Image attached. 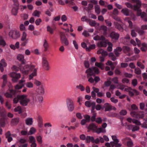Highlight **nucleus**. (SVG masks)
Returning <instances> with one entry per match:
<instances>
[{
	"mask_svg": "<svg viewBox=\"0 0 147 147\" xmlns=\"http://www.w3.org/2000/svg\"><path fill=\"white\" fill-rule=\"evenodd\" d=\"M34 67V65H26L24 67L20 65L19 66L21 71L24 74H28L30 71H32Z\"/></svg>",
	"mask_w": 147,
	"mask_h": 147,
	"instance_id": "obj_1",
	"label": "nucleus"
},
{
	"mask_svg": "<svg viewBox=\"0 0 147 147\" xmlns=\"http://www.w3.org/2000/svg\"><path fill=\"white\" fill-rule=\"evenodd\" d=\"M28 96L25 94L20 95V104L24 106L27 105L28 103L30 102V99L28 98Z\"/></svg>",
	"mask_w": 147,
	"mask_h": 147,
	"instance_id": "obj_2",
	"label": "nucleus"
},
{
	"mask_svg": "<svg viewBox=\"0 0 147 147\" xmlns=\"http://www.w3.org/2000/svg\"><path fill=\"white\" fill-rule=\"evenodd\" d=\"M87 74V78L89 77L90 76H92L94 74H98L99 73V69L96 67H93L87 69L86 71Z\"/></svg>",
	"mask_w": 147,
	"mask_h": 147,
	"instance_id": "obj_3",
	"label": "nucleus"
},
{
	"mask_svg": "<svg viewBox=\"0 0 147 147\" xmlns=\"http://www.w3.org/2000/svg\"><path fill=\"white\" fill-rule=\"evenodd\" d=\"M9 35L11 38L16 39L20 37V34L19 31L17 30H13L10 31Z\"/></svg>",
	"mask_w": 147,
	"mask_h": 147,
	"instance_id": "obj_4",
	"label": "nucleus"
},
{
	"mask_svg": "<svg viewBox=\"0 0 147 147\" xmlns=\"http://www.w3.org/2000/svg\"><path fill=\"white\" fill-rule=\"evenodd\" d=\"M135 7L134 10L137 11L138 16H140L143 19L144 21H147V17L146 13L144 12H142L139 7H138L136 6Z\"/></svg>",
	"mask_w": 147,
	"mask_h": 147,
	"instance_id": "obj_5",
	"label": "nucleus"
},
{
	"mask_svg": "<svg viewBox=\"0 0 147 147\" xmlns=\"http://www.w3.org/2000/svg\"><path fill=\"white\" fill-rule=\"evenodd\" d=\"M9 76L12 78V80L14 82H17L18 80L21 78V76L20 73H17L15 72L10 73Z\"/></svg>",
	"mask_w": 147,
	"mask_h": 147,
	"instance_id": "obj_6",
	"label": "nucleus"
},
{
	"mask_svg": "<svg viewBox=\"0 0 147 147\" xmlns=\"http://www.w3.org/2000/svg\"><path fill=\"white\" fill-rule=\"evenodd\" d=\"M27 36L26 32L24 31L22 32L21 38V40L23 42L21 44V46H24L28 43V39L27 38Z\"/></svg>",
	"mask_w": 147,
	"mask_h": 147,
	"instance_id": "obj_7",
	"label": "nucleus"
},
{
	"mask_svg": "<svg viewBox=\"0 0 147 147\" xmlns=\"http://www.w3.org/2000/svg\"><path fill=\"white\" fill-rule=\"evenodd\" d=\"M66 104L68 110L70 112L72 111L74 108L73 101L70 99H68L66 101Z\"/></svg>",
	"mask_w": 147,
	"mask_h": 147,
	"instance_id": "obj_8",
	"label": "nucleus"
},
{
	"mask_svg": "<svg viewBox=\"0 0 147 147\" xmlns=\"http://www.w3.org/2000/svg\"><path fill=\"white\" fill-rule=\"evenodd\" d=\"M60 36L62 43L64 44L66 46L68 45L69 42L67 38L65 36V33L61 32L60 33Z\"/></svg>",
	"mask_w": 147,
	"mask_h": 147,
	"instance_id": "obj_9",
	"label": "nucleus"
},
{
	"mask_svg": "<svg viewBox=\"0 0 147 147\" xmlns=\"http://www.w3.org/2000/svg\"><path fill=\"white\" fill-rule=\"evenodd\" d=\"M42 65L43 68L46 70H48L50 69L48 62L47 58L43 57L42 58Z\"/></svg>",
	"mask_w": 147,
	"mask_h": 147,
	"instance_id": "obj_10",
	"label": "nucleus"
},
{
	"mask_svg": "<svg viewBox=\"0 0 147 147\" xmlns=\"http://www.w3.org/2000/svg\"><path fill=\"white\" fill-rule=\"evenodd\" d=\"M32 99L34 102L41 103L43 100V98L41 95L35 94L33 95Z\"/></svg>",
	"mask_w": 147,
	"mask_h": 147,
	"instance_id": "obj_11",
	"label": "nucleus"
},
{
	"mask_svg": "<svg viewBox=\"0 0 147 147\" xmlns=\"http://www.w3.org/2000/svg\"><path fill=\"white\" fill-rule=\"evenodd\" d=\"M111 138L113 141V142L115 145V147H121V144L119 143V141L117 138V136L115 135L112 136Z\"/></svg>",
	"mask_w": 147,
	"mask_h": 147,
	"instance_id": "obj_12",
	"label": "nucleus"
},
{
	"mask_svg": "<svg viewBox=\"0 0 147 147\" xmlns=\"http://www.w3.org/2000/svg\"><path fill=\"white\" fill-rule=\"evenodd\" d=\"M104 107L105 111H110L112 110L115 111L116 109L115 107L111 106L109 103L105 104Z\"/></svg>",
	"mask_w": 147,
	"mask_h": 147,
	"instance_id": "obj_13",
	"label": "nucleus"
},
{
	"mask_svg": "<svg viewBox=\"0 0 147 147\" xmlns=\"http://www.w3.org/2000/svg\"><path fill=\"white\" fill-rule=\"evenodd\" d=\"M7 66V64L4 59H2L0 61V69L1 72L3 71L4 67Z\"/></svg>",
	"mask_w": 147,
	"mask_h": 147,
	"instance_id": "obj_14",
	"label": "nucleus"
},
{
	"mask_svg": "<svg viewBox=\"0 0 147 147\" xmlns=\"http://www.w3.org/2000/svg\"><path fill=\"white\" fill-rule=\"evenodd\" d=\"M15 91L12 89L9 90L5 94V96L7 98H12V96L15 94Z\"/></svg>",
	"mask_w": 147,
	"mask_h": 147,
	"instance_id": "obj_15",
	"label": "nucleus"
},
{
	"mask_svg": "<svg viewBox=\"0 0 147 147\" xmlns=\"http://www.w3.org/2000/svg\"><path fill=\"white\" fill-rule=\"evenodd\" d=\"M19 9V6H13L11 11L12 15L14 16H17Z\"/></svg>",
	"mask_w": 147,
	"mask_h": 147,
	"instance_id": "obj_16",
	"label": "nucleus"
},
{
	"mask_svg": "<svg viewBox=\"0 0 147 147\" xmlns=\"http://www.w3.org/2000/svg\"><path fill=\"white\" fill-rule=\"evenodd\" d=\"M17 59L19 61L22 62V64H24L26 63V60L24 59V55L21 54H19L17 56Z\"/></svg>",
	"mask_w": 147,
	"mask_h": 147,
	"instance_id": "obj_17",
	"label": "nucleus"
},
{
	"mask_svg": "<svg viewBox=\"0 0 147 147\" xmlns=\"http://www.w3.org/2000/svg\"><path fill=\"white\" fill-rule=\"evenodd\" d=\"M36 92L39 95H43L45 92V89L43 86L38 87L36 90Z\"/></svg>",
	"mask_w": 147,
	"mask_h": 147,
	"instance_id": "obj_18",
	"label": "nucleus"
},
{
	"mask_svg": "<svg viewBox=\"0 0 147 147\" xmlns=\"http://www.w3.org/2000/svg\"><path fill=\"white\" fill-rule=\"evenodd\" d=\"M29 139L30 142L32 143L31 145V147H36V144L35 143V138L32 136H30L29 137Z\"/></svg>",
	"mask_w": 147,
	"mask_h": 147,
	"instance_id": "obj_19",
	"label": "nucleus"
},
{
	"mask_svg": "<svg viewBox=\"0 0 147 147\" xmlns=\"http://www.w3.org/2000/svg\"><path fill=\"white\" fill-rule=\"evenodd\" d=\"M110 36L112 38L117 40L119 38V34L115 32H113L111 33Z\"/></svg>",
	"mask_w": 147,
	"mask_h": 147,
	"instance_id": "obj_20",
	"label": "nucleus"
},
{
	"mask_svg": "<svg viewBox=\"0 0 147 147\" xmlns=\"http://www.w3.org/2000/svg\"><path fill=\"white\" fill-rule=\"evenodd\" d=\"M25 123L28 125H31L33 123V119L32 117H28L25 120Z\"/></svg>",
	"mask_w": 147,
	"mask_h": 147,
	"instance_id": "obj_21",
	"label": "nucleus"
},
{
	"mask_svg": "<svg viewBox=\"0 0 147 147\" xmlns=\"http://www.w3.org/2000/svg\"><path fill=\"white\" fill-rule=\"evenodd\" d=\"M32 70L33 71V72L29 75L28 77V79L29 80H31L34 77L36 76H37L36 72L37 69L34 67Z\"/></svg>",
	"mask_w": 147,
	"mask_h": 147,
	"instance_id": "obj_22",
	"label": "nucleus"
},
{
	"mask_svg": "<svg viewBox=\"0 0 147 147\" xmlns=\"http://www.w3.org/2000/svg\"><path fill=\"white\" fill-rule=\"evenodd\" d=\"M126 140H127V146L129 147H131L133 145V143L132 141L128 137H127L125 139L122 140V141L124 142Z\"/></svg>",
	"mask_w": 147,
	"mask_h": 147,
	"instance_id": "obj_23",
	"label": "nucleus"
},
{
	"mask_svg": "<svg viewBox=\"0 0 147 147\" xmlns=\"http://www.w3.org/2000/svg\"><path fill=\"white\" fill-rule=\"evenodd\" d=\"M121 12L125 16H128L130 13V11L127 8H125L123 9Z\"/></svg>",
	"mask_w": 147,
	"mask_h": 147,
	"instance_id": "obj_24",
	"label": "nucleus"
},
{
	"mask_svg": "<svg viewBox=\"0 0 147 147\" xmlns=\"http://www.w3.org/2000/svg\"><path fill=\"white\" fill-rule=\"evenodd\" d=\"M130 37L128 34H127L125 37L121 38L120 39L125 44L128 42L130 40Z\"/></svg>",
	"mask_w": 147,
	"mask_h": 147,
	"instance_id": "obj_25",
	"label": "nucleus"
},
{
	"mask_svg": "<svg viewBox=\"0 0 147 147\" xmlns=\"http://www.w3.org/2000/svg\"><path fill=\"white\" fill-rule=\"evenodd\" d=\"M13 111L15 112H17L19 114H21L23 112V110L20 106H18L16 108H15Z\"/></svg>",
	"mask_w": 147,
	"mask_h": 147,
	"instance_id": "obj_26",
	"label": "nucleus"
},
{
	"mask_svg": "<svg viewBox=\"0 0 147 147\" xmlns=\"http://www.w3.org/2000/svg\"><path fill=\"white\" fill-rule=\"evenodd\" d=\"M114 25L115 27L119 31L122 32L123 31V29L121 25L117 22H114Z\"/></svg>",
	"mask_w": 147,
	"mask_h": 147,
	"instance_id": "obj_27",
	"label": "nucleus"
},
{
	"mask_svg": "<svg viewBox=\"0 0 147 147\" xmlns=\"http://www.w3.org/2000/svg\"><path fill=\"white\" fill-rule=\"evenodd\" d=\"M98 134H100V133H105L106 132V130L105 129L102 128V127H100L98 128L96 127V129L94 131Z\"/></svg>",
	"mask_w": 147,
	"mask_h": 147,
	"instance_id": "obj_28",
	"label": "nucleus"
},
{
	"mask_svg": "<svg viewBox=\"0 0 147 147\" xmlns=\"http://www.w3.org/2000/svg\"><path fill=\"white\" fill-rule=\"evenodd\" d=\"M125 5H126L127 7L128 8L133 9L134 10L136 6L139 7V6L137 5H133L131 3L128 2H126L125 3Z\"/></svg>",
	"mask_w": 147,
	"mask_h": 147,
	"instance_id": "obj_29",
	"label": "nucleus"
},
{
	"mask_svg": "<svg viewBox=\"0 0 147 147\" xmlns=\"http://www.w3.org/2000/svg\"><path fill=\"white\" fill-rule=\"evenodd\" d=\"M124 90L125 91L129 92L130 90H132L136 94V95H138L139 94V93L135 89H132L131 88L127 87L126 88H125L124 89Z\"/></svg>",
	"mask_w": 147,
	"mask_h": 147,
	"instance_id": "obj_30",
	"label": "nucleus"
},
{
	"mask_svg": "<svg viewBox=\"0 0 147 147\" xmlns=\"http://www.w3.org/2000/svg\"><path fill=\"white\" fill-rule=\"evenodd\" d=\"M43 46L44 48V51H47L48 48L49 47V45L48 42L45 39L44 40Z\"/></svg>",
	"mask_w": 147,
	"mask_h": 147,
	"instance_id": "obj_31",
	"label": "nucleus"
},
{
	"mask_svg": "<svg viewBox=\"0 0 147 147\" xmlns=\"http://www.w3.org/2000/svg\"><path fill=\"white\" fill-rule=\"evenodd\" d=\"M107 43L105 41H100L97 44L98 46L99 47H105L107 46Z\"/></svg>",
	"mask_w": 147,
	"mask_h": 147,
	"instance_id": "obj_32",
	"label": "nucleus"
},
{
	"mask_svg": "<svg viewBox=\"0 0 147 147\" xmlns=\"http://www.w3.org/2000/svg\"><path fill=\"white\" fill-rule=\"evenodd\" d=\"M115 95L117 96H119V98L120 99L123 98L125 97L126 95L125 94H123L121 95V93L120 92L119 90H117L115 91Z\"/></svg>",
	"mask_w": 147,
	"mask_h": 147,
	"instance_id": "obj_33",
	"label": "nucleus"
},
{
	"mask_svg": "<svg viewBox=\"0 0 147 147\" xmlns=\"http://www.w3.org/2000/svg\"><path fill=\"white\" fill-rule=\"evenodd\" d=\"M2 78L3 80V87L5 86L7 82V75L4 74L3 75L2 77Z\"/></svg>",
	"mask_w": 147,
	"mask_h": 147,
	"instance_id": "obj_34",
	"label": "nucleus"
},
{
	"mask_svg": "<svg viewBox=\"0 0 147 147\" xmlns=\"http://www.w3.org/2000/svg\"><path fill=\"white\" fill-rule=\"evenodd\" d=\"M96 126L94 124L92 123L88 126V128L95 131V130L96 129Z\"/></svg>",
	"mask_w": 147,
	"mask_h": 147,
	"instance_id": "obj_35",
	"label": "nucleus"
},
{
	"mask_svg": "<svg viewBox=\"0 0 147 147\" xmlns=\"http://www.w3.org/2000/svg\"><path fill=\"white\" fill-rule=\"evenodd\" d=\"M88 22H89L90 25L92 26H94L96 25H97L98 26L99 25V24L97 23L94 20H91L90 19Z\"/></svg>",
	"mask_w": 147,
	"mask_h": 147,
	"instance_id": "obj_36",
	"label": "nucleus"
},
{
	"mask_svg": "<svg viewBox=\"0 0 147 147\" xmlns=\"http://www.w3.org/2000/svg\"><path fill=\"white\" fill-rule=\"evenodd\" d=\"M95 65L100 68L101 69H104V64L101 63L96 62L95 63Z\"/></svg>",
	"mask_w": 147,
	"mask_h": 147,
	"instance_id": "obj_37",
	"label": "nucleus"
},
{
	"mask_svg": "<svg viewBox=\"0 0 147 147\" xmlns=\"http://www.w3.org/2000/svg\"><path fill=\"white\" fill-rule=\"evenodd\" d=\"M94 138L92 136H88L86 137V141L88 143L92 142L93 143Z\"/></svg>",
	"mask_w": 147,
	"mask_h": 147,
	"instance_id": "obj_38",
	"label": "nucleus"
},
{
	"mask_svg": "<svg viewBox=\"0 0 147 147\" xmlns=\"http://www.w3.org/2000/svg\"><path fill=\"white\" fill-rule=\"evenodd\" d=\"M40 13H41L40 11L36 10L34 11L32 14V15L35 17H40Z\"/></svg>",
	"mask_w": 147,
	"mask_h": 147,
	"instance_id": "obj_39",
	"label": "nucleus"
},
{
	"mask_svg": "<svg viewBox=\"0 0 147 147\" xmlns=\"http://www.w3.org/2000/svg\"><path fill=\"white\" fill-rule=\"evenodd\" d=\"M26 86L29 88H32L34 87V84L30 82H27L25 84Z\"/></svg>",
	"mask_w": 147,
	"mask_h": 147,
	"instance_id": "obj_40",
	"label": "nucleus"
},
{
	"mask_svg": "<svg viewBox=\"0 0 147 147\" xmlns=\"http://www.w3.org/2000/svg\"><path fill=\"white\" fill-rule=\"evenodd\" d=\"M95 11L97 14H99L100 12V7L99 5H96L95 6Z\"/></svg>",
	"mask_w": 147,
	"mask_h": 147,
	"instance_id": "obj_41",
	"label": "nucleus"
},
{
	"mask_svg": "<svg viewBox=\"0 0 147 147\" xmlns=\"http://www.w3.org/2000/svg\"><path fill=\"white\" fill-rule=\"evenodd\" d=\"M85 105L86 107H89L92 105L94 106L95 105V103L94 102L91 103L89 101H86L85 102Z\"/></svg>",
	"mask_w": 147,
	"mask_h": 147,
	"instance_id": "obj_42",
	"label": "nucleus"
},
{
	"mask_svg": "<svg viewBox=\"0 0 147 147\" xmlns=\"http://www.w3.org/2000/svg\"><path fill=\"white\" fill-rule=\"evenodd\" d=\"M5 115V110L3 107L0 108V117H3Z\"/></svg>",
	"mask_w": 147,
	"mask_h": 147,
	"instance_id": "obj_43",
	"label": "nucleus"
},
{
	"mask_svg": "<svg viewBox=\"0 0 147 147\" xmlns=\"http://www.w3.org/2000/svg\"><path fill=\"white\" fill-rule=\"evenodd\" d=\"M106 65H109L111 66L112 70H113L115 68V66L113 65V64L112 61H108L107 63H106Z\"/></svg>",
	"mask_w": 147,
	"mask_h": 147,
	"instance_id": "obj_44",
	"label": "nucleus"
},
{
	"mask_svg": "<svg viewBox=\"0 0 147 147\" xmlns=\"http://www.w3.org/2000/svg\"><path fill=\"white\" fill-rule=\"evenodd\" d=\"M5 123L4 119L3 118H1L0 119V127H4L5 126Z\"/></svg>",
	"mask_w": 147,
	"mask_h": 147,
	"instance_id": "obj_45",
	"label": "nucleus"
},
{
	"mask_svg": "<svg viewBox=\"0 0 147 147\" xmlns=\"http://www.w3.org/2000/svg\"><path fill=\"white\" fill-rule=\"evenodd\" d=\"M105 146L106 147H113L115 146V144L112 142L110 143L107 142L105 144Z\"/></svg>",
	"mask_w": 147,
	"mask_h": 147,
	"instance_id": "obj_46",
	"label": "nucleus"
},
{
	"mask_svg": "<svg viewBox=\"0 0 147 147\" xmlns=\"http://www.w3.org/2000/svg\"><path fill=\"white\" fill-rule=\"evenodd\" d=\"M47 30L51 34H52L53 33L54 29L49 26L47 27Z\"/></svg>",
	"mask_w": 147,
	"mask_h": 147,
	"instance_id": "obj_47",
	"label": "nucleus"
},
{
	"mask_svg": "<svg viewBox=\"0 0 147 147\" xmlns=\"http://www.w3.org/2000/svg\"><path fill=\"white\" fill-rule=\"evenodd\" d=\"M20 95H18L16 97L14 98L13 100V103L14 104H17L19 102H20Z\"/></svg>",
	"mask_w": 147,
	"mask_h": 147,
	"instance_id": "obj_48",
	"label": "nucleus"
},
{
	"mask_svg": "<svg viewBox=\"0 0 147 147\" xmlns=\"http://www.w3.org/2000/svg\"><path fill=\"white\" fill-rule=\"evenodd\" d=\"M36 131V129L33 127H31L30 129L29 134L30 135H32L35 133Z\"/></svg>",
	"mask_w": 147,
	"mask_h": 147,
	"instance_id": "obj_49",
	"label": "nucleus"
},
{
	"mask_svg": "<svg viewBox=\"0 0 147 147\" xmlns=\"http://www.w3.org/2000/svg\"><path fill=\"white\" fill-rule=\"evenodd\" d=\"M99 4L102 6H104L105 7H106L108 3L105 1L102 0H100L99 1Z\"/></svg>",
	"mask_w": 147,
	"mask_h": 147,
	"instance_id": "obj_50",
	"label": "nucleus"
},
{
	"mask_svg": "<svg viewBox=\"0 0 147 147\" xmlns=\"http://www.w3.org/2000/svg\"><path fill=\"white\" fill-rule=\"evenodd\" d=\"M107 44L108 45V47L107 48V50L109 51H112L113 49L112 44L110 42H107Z\"/></svg>",
	"mask_w": 147,
	"mask_h": 147,
	"instance_id": "obj_51",
	"label": "nucleus"
},
{
	"mask_svg": "<svg viewBox=\"0 0 147 147\" xmlns=\"http://www.w3.org/2000/svg\"><path fill=\"white\" fill-rule=\"evenodd\" d=\"M129 127H131V128H132V131H137L139 129V127L138 126H134L132 125H130Z\"/></svg>",
	"mask_w": 147,
	"mask_h": 147,
	"instance_id": "obj_52",
	"label": "nucleus"
},
{
	"mask_svg": "<svg viewBox=\"0 0 147 147\" xmlns=\"http://www.w3.org/2000/svg\"><path fill=\"white\" fill-rule=\"evenodd\" d=\"M130 114L133 117H135L137 118H138L139 117H138V114L137 112L134 111H132L131 112Z\"/></svg>",
	"mask_w": 147,
	"mask_h": 147,
	"instance_id": "obj_53",
	"label": "nucleus"
},
{
	"mask_svg": "<svg viewBox=\"0 0 147 147\" xmlns=\"http://www.w3.org/2000/svg\"><path fill=\"white\" fill-rule=\"evenodd\" d=\"M95 48V45L94 44L90 45L89 47L86 48V51H90L91 50L94 49Z\"/></svg>",
	"mask_w": 147,
	"mask_h": 147,
	"instance_id": "obj_54",
	"label": "nucleus"
},
{
	"mask_svg": "<svg viewBox=\"0 0 147 147\" xmlns=\"http://www.w3.org/2000/svg\"><path fill=\"white\" fill-rule=\"evenodd\" d=\"M50 11L49 10H47L45 12V14L49 16H50L51 15V11L52 12L53 11V9L52 8H50Z\"/></svg>",
	"mask_w": 147,
	"mask_h": 147,
	"instance_id": "obj_55",
	"label": "nucleus"
},
{
	"mask_svg": "<svg viewBox=\"0 0 147 147\" xmlns=\"http://www.w3.org/2000/svg\"><path fill=\"white\" fill-rule=\"evenodd\" d=\"M34 83L37 86H38L41 85L42 83L40 81L36 80L35 79L34 80Z\"/></svg>",
	"mask_w": 147,
	"mask_h": 147,
	"instance_id": "obj_56",
	"label": "nucleus"
},
{
	"mask_svg": "<svg viewBox=\"0 0 147 147\" xmlns=\"http://www.w3.org/2000/svg\"><path fill=\"white\" fill-rule=\"evenodd\" d=\"M5 44L6 43L3 38L1 36H0V45L5 46Z\"/></svg>",
	"mask_w": 147,
	"mask_h": 147,
	"instance_id": "obj_57",
	"label": "nucleus"
},
{
	"mask_svg": "<svg viewBox=\"0 0 147 147\" xmlns=\"http://www.w3.org/2000/svg\"><path fill=\"white\" fill-rule=\"evenodd\" d=\"M77 88L80 89L81 91L84 90L85 88L81 84H80L79 85L76 86Z\"/></svg>",
	"mask_w": 147,
	"mask_h": 147,
	"instance_id": "obj_58",
	"label": "nucleus"
},
{
	"mask_svg": "<svg viewBox=\"0 0 147 147\" xmlns=\"http://www.w3.org/2000/svg\"><path fill=\"white\" fill-rule=\"evenodd\" d=\"M18 122L19 119L18 118L13 119L11 121V123L13 124H16Z\"/></svg>",
	"mask_w": 147,
	"mask_h": 147,
	"instance_id": "obj_59",
	"label": "nucleus"
},
{
	"mask_svg": "<svg viewBox=\"0 0 147 147\" xmlns=\"http://www.w3.org/2000/svg\"><path fill=\"white\" fill-rule=\"evenodd\" d=\"M131 84L134 87L136 86L138 84V81L136 79H134L132 80Z\"/></svg>",
	"mask_w": 147,
	"mask_h": 147,
	"instance_id": "obj_60",
	"label": "nucleus"
},
{
	"mask_svg": "<svg viewBox=\"0 0 147 147\" xmlns=\"http://www.w3.org/2000/svg\"><path fill=\"white\" fill-rule=\"evenodd\" d=\"M24 85L23 84H21L20 85L19 84H17L15 87V88L16 90H19L22 88Z\"/></svg>",
	"mask_w": 147,
	"mask_h": 147,
	"instance_id": "obj_61",
	"label": "nucleus"
},
{
	"mask_svg": "<svg viewBox=\"0 0 147 147\" xmlns=\"http://www.w3.org/2000/svg\"><path fill=\"white\" fill-rule=\"evenodd\" d=\"M123 50L125 52H129L130 51V49L128 47L124 46L123 47Z\"/></svg>",
	"mask_w": 147,
	"mask_h": 147,
	"instance_id": "obj_62",
	"label": "nucleus"
},
{
	"mask_svg": "<svg viewBox=\"0 0 147 147\" xmlns=\"http://www.w3.org/2000/svg\"><path fill=\"white\" fill-rule=\"evenodd\" d=\"M135 73L138 75H140L141 74V70L139 68H136L134 70Z\"/></svg>",
	"mask_w": 147,
	"mask_h": 147,
	"instance_id": "obj_63",
	"label": "nucleus"
},
{
	"mask_svg": "<svg viewBox=\"0 0 147 147\" xmlns=\"http://www.w3.org/2000/svg\"><path fill=\"white\" fill-rule=\"evenodd\" d=\"M111 81L115 84H117L118 83V78L117 77L113 78L111 79Z\"/></svg>",
	"mask_w": 147,
	"mask_h": 147,
	"instance_id": "obj_64",
	"label": "nucleus"
}]
</instances>
